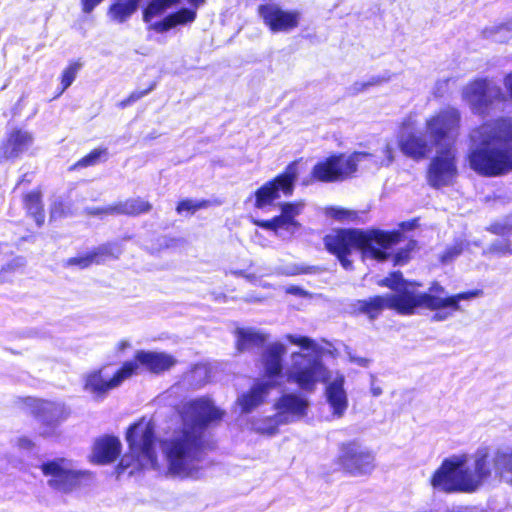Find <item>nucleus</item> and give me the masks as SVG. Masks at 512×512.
I'll return each mask as SVG.
<instances>
[{
    "label": "nucleus",
    "mask_w": 512,
    "mask_h": 512,
    "mask_svg": "<svg viewBox=\"0 0 512 512\" xmlns=\"http://www.w3.org/2000/svg\"><path fill=\"white\" fill-rule=\"evenodd\" d=\"M196 18V12L192 9L184 8L180 11L165 17L161 21L151 23L149 29L158 33L166 32L177 25L193 22Z\"/></svg>",
    "instance_id": "nucleus-28"
},
{
    "label": "nucleus",
    "mask_w": 512,
    "mask_h": 512,
    "mask_svg": "<svg viewBox=\"0 0 512 512\" xmlns=\"http://www.w3.org/2000/svg\"><path fill=\"white\" fill-rule=\"evenodd\" d=\"M309 402L301 395L283 394L274 404L279 421L284 424L301 420L307 415Z\"/></svg>",
    "instance_id": "nucleus-20"
},
{
    "label": "nucleus",
    "mask_w": 512,
    "mask_h": 512,
    "mask_svg": "<svg viewBox=\"0 0 512 512\" xmlns=\"http://www.w3.org/2000/svg\"><path fill=\"white\" fill-rule=\"evenodd\" d=\"M121 442L114 436H104L96 440L92 451V461L108 464L117 459L121 452Z\"/></svg>",
    "instance_id": "nucleus-26"
},
{
    "label": "nucleus",
    "mask_w": 512,
    "mask_h": 512,
    "mask_svg": "<svg viewBox=\"0 0 512 512\" xmlns=\"http://www.w3.org/2000/svg\"><path fill=\"white\" fill-rule=\"evenodd\" d=\"M467 160L484 177L512 172V117L486 122L470 132Z\"/></svg>",
    "instance_id": "nucleus-3"
},
{
    "label": "nucleus",
    "mask_w": 512,
    "mask_h": 512,
    "mask_svg": "<svg viewBox=\"0 0 512 512\" xmlns=\"http://www.w3.org/2000/svg\"><path fill=\"white\" fill-rule=\"evenodd\" d=\"M23 404L27 412L40 421L42 424L40 433L45 437L53 435L56 426L67 417L62 403L27 397Z\"/></svg>",
    "instance_id": "nucleus-16"
},
{
    "label": "nucleus",
    "mask_w": 512,
    "mask_h": 512,
    "mask_svg": "<svg viewBox=\"0 0 512 512\" xmlns=\"http://www.w3.org/2000/svg\"><path fill=\"white\" fill-rule=\"evenodd\" d=\"M287 350L284 344L275 342L266 347L262 354V364L265 372V380H274L283 370L282 357Z\"/></svg>",
    "instance_id": "nucleus-25"
},
{
    "label": "nucleus",
    "mask_w": 512,
    "mask_h": 512,
    "mask_svg": "<svg viewBox=\"0 0 512 512\" xmlns=\"http://www.w3.org/2000/svg\"><path fill=\"white\" fill-rule=\"evenodd\" d=\"M57 215V209H56V204H54L52 210H51V217L54 218L56 217Z\"/></svg>",
    "instance_id": "nucleus-57"
},
{
    "label": "nucleus",
    "mask_w": 512,
    "mask_h": 512,
    "mask_svg": "<svg viewBox=\"0 0 512 512\" xmlns=\"http://www.w3.org/2000/svg\"><path fill=\"white\" fill-rule=\"evenodd\" d=\"M331 373L320 357L300 352L291 354L290 364L285 370L287 381L307 392H313L318 383L328 381Z\"/></svg>",
    "instance_id": "nucleus-7"
},
{
    "label": "nucleus",
    "mask_w": 512,
    "mask_h": 512,
    "mask_svg": "<svg viewBox=\"0 0 512 512\" xmlns=\"http://www.w3.org/2000/svg\"><path fill=\"white\" fill-rule=\"evenodd\" d=\"M390 80V76H373L367 81H357L351 87L350 91L353 94H358L367 90L372 86H377L382 83L388 82Z\"/></svg>",
    "instance_id": "nucleus-40"
},
{
    "label": "nucleus",
    "mask_w": 512,
    "mask_h": 512,
    "mask_svg": "<svg viewBox=\"0 0 512 512\" xmlns=\"http://www.w3.org/2000/svg\"><path fill=\"white\" fill-rule=\"evenodd\" d=\"M33 140V135L27 130H11L0 145V163L20 158L31 147Z\"/></svg>",
    "instance_id": "nucleus-21"
},
{
    "label": "nucleus",
    "mask_w": 512,
    "mask_h": 512,
    "mask_svg": "<svg viewBox=\"0 0 512 512\" xmlns=\"http://www.w3.org/2000/svg\"><path fill=\"white\" fill-rule=\"evenodd\" d=\"M152 205L141 198H132L124 202L110 205L102 209L90 211L91 214H125V215H139L147 213L151 210Z\"/></svg>",
    "instance_id": "nucleus-27"
},
{
    "label": "nucleus",
    "mask_w": 512,
    "mask_h": 512,
    "mask_svg": "<svg viewBox=\"0 0 512 512\" xmlns=\"http://www.w3.org/2000/svg\"><path fill=\"white\" fill-rule=\"evenodd\" d=\"M129 454L124 455L118 465L119 473L127 468H151L158 466L155 450V424L142 418L131 425L126 433Z\"/></svg>",
    "instance_id": "nucleus-6"
},
{
    "label": "nucleus",
    "mask_w": 512,
    "mask_h": 512,
    "mask_svg": "<svg viewBox=\"0 0 512 512\" xmlns=\"http://www.w3.org/2000/svg\"><path fill=\"white\" fill-rule=\"evenodd\" d=\"M489 252L499 254V255H507V254H512V248L510 247V244L508 241L499 240V241L494 242L490 246Z\"/></svg>",
    "instance_id": "nucleus-45"
},
{
    "label": "nucleus",
    "mask_w": 512,
    "mask_h": 512,
    "mask_svg": "<svg viewBox=\"0 0 512 512\" xmlns=\"http://www.w3.org/2000/svg\"><path fill=\"white\" fill-rule=\"evenodd\" d=\"M41 471L47 478V484L58 491L69 492L78 487L86 475L66 458H57L44 462Z\"/></svg>",
    "instance_id": "nucleus-12"
},
{
    "label": "nucleus",
    "mask_w": 512,
    "mask_h": 512,
    "mask_svg": "<svg viewBox=\"0 0 512 512\" xmlns=\"http://www.w3.org/2000/svg\"><path fill=\"white\" fill-rule=\"evenodd\" d=\"M338 459L341 467L351 476L370 475L375 469V454L355 441L340 446Z\"/></svg>",
    "instance_id": "nucleus-15"
},
{
    "label": "nucleus",
    "mask_w": 512,
    "mask_h": 512,
    "mask_svg": "<svg viewBox=\"0 0 512 512\" xmlns=\"http://www.w3.org/2000/svg\"><path fill=\"white\" fill-rule=\"evenodd\" d=\"M204 1L205 0H188V2L195 7L202 5Z\"/></svg>",
    "instance_id": "nucleus-56"
},
{
    "label": "nucleus",
    "mask_w": 512,
    "mask_h": 512,
    "mask_svg": "<svg viewBox=\"0 0 512 512\" xmlns=\"http://www.w3.org/2000/svg\"><path fill=\"white\" fill-rule=\"evenodd\" d=\"M512 228L511 227H508L506 225L504 226H501V225H493L492 226V231L494 233H497V234H505L507 233L508 231H510Z\"/></svg>",
    "instance_id": "nucleus-52"
},
{
    "label": "nucleus",
    "mask_w": 512,
    "mask_h": 512,
    "mask_svg": "<svg viewBox=\"0 0 512 512\" xmlns=\"http://www.w3.org/2000/svg\"><path fill=\"white\" fill-rule=\"evenodd\" d=\"M141 0H115L108 10V16L117 23L127 21L137 10Z\"/></svg>",
    "instance_id": "nucleus-31"
},
{
    "label": "nucleus",
    "mask_w": 512,
    "mask_h": 512,
    "mask_svg": "<svg viewBox=\"0 0 512 512\" xmlns=\"http://www.w3.org/2000/svg\"><path fill=\"white\" fill-rule=\"evenodd\" d=\"M327 214L339 221H354L357 218L355 211L345 208H330Z\"/></svg>",
    "instance_id": "nucleus-43"
},
{
    "label": "nucleus",
    "mask_w": 512,
    "mask_h": 512,
    "mask_svg": "<svg viewBox=\"0 0 512 512\" xmlns=\"http://www.w3.org/2000/svg\"><path fill=\"white\" fill-rule=\"evenodd\" d=\"M126 363H136L135 374L140 367L151 373L160 374L172 368L177 360L166 352L138 350L135 353L134 360Z\"/></svg>",
    "instance_id": "nucleus-22"
},
{
    "label": "nucleus",
    "mask_w": 512,
    "mask_h": 512,
    "mask_svg": "<svg viewBox=\"0 0 512 512\" xmlns=\"http://www.w3.org/2000/svg\"><path fill=\"white\" fill-rule=\"evenodd\" d=\"M154 84L151 85L148 89L146 90H143V91H134L132 92L128 98L130 99V101L132 103L138 101L139 99H141L142 97L146 96L147 94H149L153 89H154Z\"/></svg>",
    "instance_id": "nucleus-48"
},
{
    "label": "nucleus",
    "mask_w": 512,
    "mask_h": 512,
    "mask_svg": "<svg viewBox=\"0 0 512 512\" xmlns=\"http://www.w3.org/2000/svg\"><path fill=\"white\" fill-rule=\"evenodd\" d=\"M490 476L486 454H478L473 462L467 455L446 459L435 471L431 485L444 492H473Z\"/></svg>",
    "instance_id": "nucleus-5"
},
{
    "label": "nucleus",
    "mask_w": 512,
    "mask_h": 512,
    "mask_svg": "<svg viewBox=\"0 0 512 512\" xmlns=\"http://www.w3.org/2000/svg\"><path fill=\"white\" fill-rule=\"evenodd\" d=\"M367 154L369 157L359 162L358 166L362 165L366 169H378L382 166H389L394 161V148L390 143H387L383 149V154L385 155L384 159L379 160L375 155Z\"/></svg>",
    "instance_id": "nucleus-34"
},
{
    "label": "nucleus",
    "mask_w": 512,
    "mask_h": 512,
    "mask_svg": "<svg viewBox=\"0 0 512 512\" xmlns=\"http://www.w3.org/2000/svg\"><path fill=\"white\" fill-rule=\"evenodd\" d=\"M416 113L408 114L401 122L397 142L401 152L414 160H420L430 154L435 148L430 142L427 132L418 129Z\"/></svg>",
    "instance_id": "nucleus-9"
},
{
    "label": "nucleus",
    "mask_w": 512,
    "mask_h": 512,
    "mask_svg": "<svg viewBox=\"0 0 512 512\" xmlns=\"http://www.w3.org/2000/svg\"><path fill=\"white\" fill-rule=\"evenodd\" d=\"M460 125V111L450 106L440 109L425 120V130L436 149L454 148Z\"/></svg>",
    "instance_id": "nucleus-8"
},
{
    "label": "nucleus",
    "mask_w": 512,
    "mask_h": 512,
    "mask_svg": "<svg viewBox=\"0 0 512 512\" xmlns=\"http://www.w3.org/2000/svg\"><path fill=\"white\" fill-rule=\"evenodd\" d=\"M345 377L340 372H332L326 381V398L333 415L342 417L348 407V398L344 389Z\"/></svg>",
    "instance_id": "nucleus-24"
},
{
    "label": "nucleus",
    "mask_w": 512,
    "mask_h": 512,
    "mask_svg": "<svg viewBox=\"0 0 512 512\" xmlns=\"http://www.w3.org/2000/svg\"><path fill=\"white\" fill-rule=\"evenodd\" d=\"M495 468L502 480L512 484V451L498 453L495 459Z\"/></svg>",
    "instance_id": "nucleus-37"
},
{
    "label": "nucleus",
    "mask_w": 512,
    "mask_h": 512,
    "mask_svg": "<svg viewBox=\"0 0 512 512\" xmlns=\"http://www.w3.org/2000/svg\"><path fill=\"white\" fill-rule=\"evenodd\" d=\"M237 349L239 351L250 350L262 346L267 336L253 328H239L236 331Z\"/></svg>",
    "instance_id": "nucleus-30"
},
{
    "label": "nucleus",
    "mask_w": 512,
    "mask_h": 512,
    "mask_svg": "<svg viewBox=\"0 0 512 512\" xmlns=\"http://www.w3.org/2000/svg\"><path fill=\"white\" fill-rule=\"evenodd\" d=\"M462 100L477 115H487L496 102L505 100L500 86L488 79H475L461 91Z\"/></svg>",
    "instance_id": "nucleus-10"
},
{
    "label": "nucleus",
    "mask_w": 512,
    "mask_h": 512,
    "mask_svg": "<svg viewBox=\"0 0 512 512\" xmlns=\"http://www.w3.org/2000/svg\"><path fill=\"white\" fill-rule=\"evenodd\" d=\"M278 415L253 419L251 421V429L260 434L274 435L278 431L280 425H285L279 421Z\"/></svg>",
    "instance_id": "nucleus-33"
},
{
    "label": "nucleus",
    "mask_w": 512,
    "mask_h": 512,
    "mask_svg": "<svg viewBox=\"0 0 512 512\" xmlns=\"http://www.w3.org/2000/svg\"><path fill=\"white\" fill-rule=\"evenodd\" d=\"M415 245L416 244L414 241H410L408 243L406 249L400 250L398 253H396L393 256L394 263L397 265H402V264L406 263L409 259V253L411 250H413L415 248Z\"/></svg>",
    "instance_id": "nucleus-46"
},
{
    "label": "nucleus",
    "mask_w": 512,
    "mask_h": 512,
    "mask_svg": "<svg viewBox=\"0 0 512 512\" xmlns=\"http://www.w3.org/2000/svg\"><path fill=\"white\" fill-rule=\"evenodd\" d=\"M298 177L297 163L289 164L285 171L271 181L264 183L255 193L254 206L264 210L274 204L281 195L291 196Z\"/></svg>",
    "instance_id": "nucleus-13"
},
{
    "label": "nucleus",
    "mask_w": 512,
    "mask_h": 512,
    "mask_svg": "<svg viewBox=\"0 0 512 512\" xmlns=\"http://www.w3.org/2000/svg\"><path fill=\"white\" fill-rule=\"evenodd\" d=\"M401 226L403 228H405V227H408L409 229L412 228V224L411 223H402Z\"/></svg>",
    "instance_id": "nucleus-58"
},
{
    "label": "nucleus",
    "mask_w": 512,
    "mask_h": 512,
    "mask_svg": "<svg viewBox=\"0 0 512 512\" xmlns=\"http://www.w3.org/2000/svg\"><path fill=\"white\" fill-rule=\"evenodd\" d=\"M21 465V462H17L14 464L15 467H19Z\"/></svg>",
    "instance_id": "nucleus-59"
},
{
    "label": "nucleus",
    "mask_w": 512,
    "mask_h": 512,
    "mask_svg": "<svg viewBox=\"0 0 512 512\" xmlns=\"http://www.w3.org/2000/svg\"><path fill=\"white\" fill-rule=\"evenodd\" d=\"M286 338L290 343L298 345L304 349H315L314 341L308 337L288 334Z\"/></svg>",
    "instance_id": "nucleus-44"
},
{
    "label": "nucleus",
    "mask_w": 512,
    "mask_h": 512,
    "mask_svg": "<svg viewBox=\"0 0 512 512\" xmlns=\"http://www.w3.org/2000/svg\"><path fill=\"white\" fill-rule=\"evenodd\" d=\"M209 205L210 201L208 200L184 199L178 203L176 211L178 214H194L196 211L207 208Z\"/></svg>",
    "instance_id": "nucleus-39"
},
{
    "label": "nucleus",
    "mask_w": 512,
    "mask_h": 512,
    "mask_svg": "<svg viewBox=\"0 0 512 512\" xmlns=\"http://www.w3.org/2000/svg\"><path fill=\"white\" fill-rule=\"evenodd\" d=\"M131 348V343L129 340H126V339H123V340H120L116 346H115V350L117 353L119 354H122L125 352V350Z\"/></svg>",
    "instance_id": "nucleus-51"
},
{
    "label": "nucleus",
    "mask_w": 512,
    "mask_h": 512,
    "mask_svg": "<svg viewBox=\"0 0 512 512\" xmlns=\"http://www.w3.org/2000/svg\"><path fill=\"white\" fill-rule=\"evenodd\" d=\"M179 0H151L143 13V20L150 23L154 17L162 15L168 8L176 5Z\"/></svg>",
    "instance_id": "nucleus-36"
},
{
    "label": "nucleus",
    "mask_w": 512,
    "mask_h": 512,
    "mask_svg": "<svg viewBox=\"0 0 512 512\" xmlns=\"http://www.w3.org/2000/svg\"><path fill=\"white\" fill-rule=\"evenodd\" d=\"M17 446L21 450L30 451L33 448L34 444L30 439L26 437H21L17 440Z\"/></svg>",
    "instance_id": "nucleus-50"
},
{
    "label": "nucleus",
    "mask_w": 512,
    "mask_h": 512,
    "mask_svg": "<svg viewBox=\"0 0 512 512\" xmlns=\"http://www.w3.org/2000/svg\"><path fill=\"white\" fill-rule=\"evenodd\" d=\"M80 66L81 65L79 63H73L63 71L61 79L62 90L60 93L64 92L73 83Z\"/></svg>",
    "instance_id": "nucleus-42"
},
{
    "label": "nucleus",
    "mask_w": 512,
    "mask_h": 512,
    "mask_svg": "<svg viewBox=\"0 0 512 512\" xmlns=\"http://www.w3.org/2000/svg\"><path fill=\"white\" fill-rule=\"evenodd\" d=\"M136 366V363H124L113 376L107 373L106 367L92 371L85 376L84 390L97 400L103 399L110 390L131 378Z\"/></svg>",
    "instance_id": "nucleus-14"
},
{
    "label": "nucleus",
    "mask_w": 512,
    "mask_h": 512,
    "mask_svg": "<svg viewBox=\"0 0 512 512\" xmlns=\"http://www.w3.org/2000/svg\"><path fill=\"white\" fill-rule=\"evenodd\" d=\"M304 207L305 203L303 201L283 203L280 205V215L271 220H260L255 223L261 228L273 231L281 238H287L300 228V223L296 220V217L302 213Z\"/></svg>",
    "instance_id": "nucleus-18"
},
{
    "label": "nucleus",
    "mask_w": 512,
    "mask_h": 512,
    "mask_svg": "<svg viewBox=\"0 0 512 512\" xmlns=\"http://www.w3.org/2000/svg\"><path fill=\"white\" fill-rule=\"evenodd\" d=\"M107 155V150L103 148L94 149L88 155L81 158L76 164V167H88L97 164L101 157Z\"/></svg>",
    "instance_id": "nucleus-41"
},
{
    "label": "nucleus",
    "mask_w": 512,
    "mask_h": 512,
    "mask_svg": "<svg viewBox=\"0 0 512 512\" xmlns=\"http://www.w3.org/2000/svg\"><path fill=\"white\" fill-rule=\"evenodd\" d=\"M458 171L455 162V148L436 149L428 169V182L435 188L453 184Z\"/></svg>",
    "instance_id": "nucleus-17"
},
{
    "label": "nucleus",
    "mask_w": 512,
    "mask_h": 512,
    "mask_svg": "<svg viewBox=\"0 0 512 512\" xmlns=\"http://www.w3.org/2000/svg\"><path fill=\"white\" fill-rule=\"evenodd\" d=\"M402 280L401 273H392L389 277L383 279L380 284L396 290L397 293L358 300L355 304L356 310L366 314L370 319H374L385 308L396 310L404 315H410L415 313L417 309L425 308L435 311L432 316L433 321L441 322L448 320L454 312L461 310V301L472 300L481 294L479 290H475L448 295L445 288L438 283L432 284L428 292L419 293L410 285L400 288Z\"/></svg>",
    "instance_id": "nucleus-2"
},
{
    "label": "nucleus",
    "mask_w": 512,
    "mask_h": 512,
    "mask_svg": "<svg viewBox=\"0 0 512 512\" xmlns=\"http://www.w3.org/2000/svg\"><path fill=\"white\" fill-rule=\"evenodd\" d=\"M483 35L487 39L503 43L512 38V18L502 24L492 25L483 30Z\"/></svg>",
    "instance_id": "nucleus-32"
},
{
    "label": "nucleus",
    "mask_w": 512,
    "mask_h": 512,
    "mask_svg": "<svg viewBox=\"0 0 512 512\" xmlns=\"http://www.w3.org/2000/svg\"><path fill=\"white\" fill-rule=\"evenodd\" d=\"M371 393L375 397L380 396L382 394V389L380 387H377V386H372L371 387Z\"/></svg>",
    "instance_id": "nucleus-54"
},
{
    "label": "nucleus",
    "mask_w": 512,
    "mask_h": 512,
    "mask_svg": "<svg viewBox=\"0 0 512 512\" xmlns=\"http://www.w3.org/2000/svg\"><path fill=\"white\" fill-rule=\"evenodd\" d=\"M131 104H132V102L130 101V99H129V98H126V99L122 100V101L119 103V107H121V108H125V107H127V106H129V105H131Z\"/></svg>",
    "instance_id": "nucleus-55"
},
{
    "label": "nucleus",
    "mask_w": 512,
    "mask_h": 512,
    "mask_svg": "<svg viewBox=\"0 0 512 512\" xmlns=\"http://www.w3.org/2000/svg\"><path fill=\"white\" fill-rule=\"evenodd\" d=\"M25 206L27 208L28 213H30L38 226H41L44 223V213L41 205V195L39 192H31L25 196L24 199Z\"/></svg>",
    "instance_id": "nucleus-35"
},
{
    "label": "nucleus",
    "mask_w": 512,
    "mask_h": 512,
    "mask_svg": "<svg viewBox=\"0 0 512 512\" xmlns=\"http://www.w3.org/2000/svg\"><path fill=\"white\" fill-rule=\"evenodd\" d=\"M287 293H290V294H293V295H302L303 294V290L299 287H296V286H289L287 289H286Z\"/></svg>",
    "instance_id": "nucleus-53"
},
{
    "label": "nucleus",
    "mask_w": 512,
    "mask_h": 512,
    "mask_svg": "<svg viewBox=\"0 0 512 512\" xmlns=\"http://www.w3.org/2000/svg\"><path fill=\"white\" fill-rule=\"evenodd\" d=\"M369 157L366 152H354L349 156H331L318 162L312 169L314 179L321 182L342 181L357 171L358 163Z\"/></svg>",
    "instance_id": "nucleus-11"
},
{
    "label": "nucleus",
    "mask_w": 512,
    "mask_h": 512,
    "mask_svg": "<svg viewBox=\"0 0 512 512\" xmlns=\"http://www.w3.org/2000/svg\"><path fill=\"white\" fill-rule=\"evenodd\" d=\"M105 257H116L111 245H101L85 255L69 258L66 264L68 266H78L83 269L93 263H101Z\"/></svg>",
    "instance_id": "nucleus-29"
},
{
    "label": "nucleus",
    "mask_w": 512,
    "mask_h": 512,
    "mask_svg": "<svg viewBox=\"0 0 512 512\" xmlns=\"http://www.w3.org/2000/svg\"><path fill=\"white\" fill-rule=\"evenodd\" d=\"M185 379L189 385L193 387H200L208 381L209 369L205 365H196L189 373L186 374Z\"/></svg>",
    "instance_id": "nucleus-38"
},
{
    "label": "nucleus",
    "mask_w": 512,
    "mask_h": 512,
    "mask_svg": "<svg viewBox=\"0 0 512 512\" xmlns=\"http://www.w3.org/2000/svg\"><path fill=\"white\" fill-rule=\"evenodd\" d=\"M263 22L274 32H289L300 22L301 13L296 10H284L276 3L261 5L258 9Z\"/></svg>",
    "instance_id": "nucleus-19"
},
{
    "label": "nucleus",
    "mask_w": 512,
    "mask_h": 512,
    "mask_svg": "<svg viewBox=\"0 0 512 512\" xmlns=\"http://www.w3.org/2000/svg\"><path fill=\"white\" fill-rule=\"evenodd\" d=\"M183 427L161 441L168 472L180 478H198L202 468L207 427L219 422L224 411L211 399L201 397L186 402L181 409Z\"/></svg>",
    "instance_id": "nucleus-1"
},
{
    "label": "nucleus",
    "mask_w": 512,
    "mask_h": 512,
    "mask_svg": "<svg viewBox=\"0 0 512 512\" xmlns=\"http://www.w3.org/2000/svg\"><path fill=\"white\" fill-rule=\"evenodd\" d=\"M463 250V242L455 244L453 247H450L446 250V252L442 256L443 262L451 261L454 257L458 256Z\"/></svg>",
    "instance_id": "nucleus-47"
},
{
    "label": "nucleus",
    "mask_w": 512,
    "mask_h": 512,
    "mask_svg": "<svg viewBox=\"0 0 512 512\" xmlns=\"http://www.w3.org/2000/svg\"><path fill=\"white\" fill-rule=\"evenodd\" d=\"M347 356L352 363H356L359 366L366 367L369 363L368 359L354 356L350 350L346 349Z\"/></svg>",
    "instance_id": "nucleus-49"
},
{
    "label": "nucleus",
    "mask_w": 512,
    "mask_h": 512,
    "mask_svg": "<svg viewBox=\"0 0 512 512\" xmlns=\"http://www.w3.org/2000/svg\"><path fill=\"white\" fill-rule=\"evenodd\" d=\"M401 233L381 230L362 231L357 229L333 230L324 237L326 249L334 254L344 269H352L348 259L352 250H359L362 258L385 261L389 258L388 250L401 241Z\"/></svg>",
    "instance_id": "nucleus-4"
},
{
    "label": "nucleus",
    "mask_w": 512,
    "mask_h": 512,
    "mask_svg": "<svg viewBox=\"0 0 512 512\" xmlns=\"http://www.w3.org/2000/svg\"><path fill=\"white\" fill-rule=\"evenodd\" d=\"M276 385V380H256L247 392L237 398L236 403L241 408L242 413H250L261 406Z\"/></svg>",
    "instance_id": "nucleus-23"
}]
</instances>
